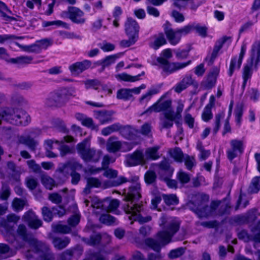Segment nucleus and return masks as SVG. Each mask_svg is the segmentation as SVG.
<instances>
[{"label":"nucleus","mask_w":260,"mask_h":260,"mask_svg":"<svg viewBox=\"0 0 260 260\" xmlns=\"http://www.w3.org/2000/svg\"><path fill=\"white\" fill-rule=\"evenodd\" d=\"M180 228V223L175 220L170 222L166 230L157 233L155 238H147L144 240L146 246L154 251H160L163 246L169 244L172 237L177 232Z\"/></svg>","instance_id":"obj_1"},{"label":"nucleus","mask_w":260,"mask_h":260,"mask_svg":"<svg viewBox=\"0 0 260 260\" xmlns=\"http://www.w3.org/2000/svg\"><path fill=\"white\" fill-rule=\"evenodd\" d=\"M209 197L206 194L197 193L187 203V207L194 212L200 218L207 217L220 205V201H212L210 206L207 205Z\"/></svg>","instance_id":"obj_2"},{"label":"nucleus","mask_w":260,"mask_h":260,"mask_svg":"<svg viewBox=\"0 0 260 260\" xmlns=\"http://www.w3.org/2000/svg\"><path fill=\"white\" fill-rule=\"evenodd\" d=\"M141 198L140 184L134 183L129 187L127 195L124 198L125 203L123 205V208L125 212L134 213L142 210L143 204L139 202Z\"/></svg>","instance_id":"obj_3"},{"label":"nucleus","mask_w":260,"mask_h":260,"mask_svg":"<svg viewBox=\"0 0 260 260\" xmlns=\"http://www.w3.org/2000/svg\"><path fill=\"white\" fill-rule=\"evenodd\" d=\"M74 87L63 88L49 93L45 101L48 107H61L64 106L72 96H75Z\"/></svg>","instance_id":"obj_4"},{"label":"nucleus","mask_w":260,"mask_h":260,"mask_svg":"<svg viewBox=\"0 0 260 260\" xmlns=\"http://www.w3.org/2000/svg\"><path fill=\"white\" fill-rule=\"evenodd\" d=\"M2 120L14 125H26L30 121V117L21 109L8 108L0 112V124Z\"/></svg>","instance_id":"obj_5"},{"label":"nucleus","mask_w":260,"mask_h":260,"mask_svg":"<svg viewBox=\"0 0 260 260\" xmlns=\"http://www.w3.org/2000/svg\"><path fill=\"white\" fill-rule=\"evenodd\" d=\"M77 152L81 158L85 162H98L102 155V152L90 147L89 140L84 139L76 146Z\"/></svg>","instance_id":"obj_6"},{"label":"nucleus","mask_w":260,"mask_h":260,"mask_svg":"<svg viewBox=\"0 0 260 260\" xmlns=\"http://www.w3.org/2000/svg\"><path fill=\"white\" fill-rule=\"evenodd\" d=\"M27 241L31 250L38 254L39 260L54 259V254L50 251L48 245L35 238H30Z\"/></svg>","instance_id":"obj_7"},{"label":"nucleus","mask_w":260,"mask_h":260,"mask_svg":"<svg viewBox=\"0 0 260 260\" xmlns=\"http://www.w3.org/2000/svg\"><path fill=\"white\" fill-rule=\"evenodd\" d=\"M157 61L160 64V68L167 75L172 74L178 70L185 68L191 62V60L185 63L170 62L167 59L161 57H158Z\"/></svg>","instance_id":"obj_8"},{"label":"nucleus","mask_w":260,"mask_h":260,"mask_svg":"<svg viewBox=\"0 0 260 260\" xmlns=\"http://www.w3.org/2000/svg\"><path fill=\"white\" fill-rule=\"evenodd\" d=\"M67 15H69V18L74 23L83 24L85 22L84 12L77 7H69L67 12L63 11L61 14V17H65Z\"/></svg>","instance_id":"obj_9"},{"label":"nucleus","mask_w":260,"mask_h":260,"mask_svg":"<svg viewBox=\"0 0 260 260\" xmlns=\"http://www.w3.org/2000/svg\"><path fill=\"white\" fill-rule=\"evenodd\" d=\"M219 73V68L214 67L209 73L207 77L202 82V87L205 89H210L213 88L215 85Z\"/></svg>","instance_id":"obj_10"},{"label":"nucleus","mask_w":260,"mask_h":260,"mask_svg":"<svg viewBox=\"0 0 260 260\" xmlns=\"http://www.w3.org/2000/svg\"><path fill=\"white\" fill-rule=\"evenodd\" d=\"M163 97H161L157 102L150 107L143 114L151 113L152 112H159L162 111H168L170 110L169 109L171 107L172 101L171 100H166L162 101Z\"/></svg>","instance_id":"obj_11"},{"label":"nucleus","mask_w":260,"mask_h":260,"mask_svg":"<svg viewBox=\"0 0 260 260\" xmlns=\"http://www.w3.org/2000/svg\"><path fill=\"white\" fill-rule=\"evenodd\" d=\"M91 65V62L88 60H84L82 61L76 62L69 67L72 74L78 76L83 72L89 69Z\"/></svg>","instance_id":"obj_12"},{"label":"nucleus","mask_w":260,"mask_h":260,"mask_svg":"<svg viewBox=\"0 0 260 260\" xmlns=\"http://www.w3.org/2000/svg\"><path fill=\"white\" fill-rule=\"evenodd\" d=\"M125 31L128 36L138 39L139 26L136 21L132 18H127L125 23Z\"/></svg>","instance_id":"obj_13"},{"label":"nucleus","mask_w":260,"mask_h":260,"mask_svg":"<svg viewBox=\"0 0 260 260\" xmlns=\"http://www.w3.org/2000/svg\"><path fill=\"white\" fill-rule=\"evenodd\" d=\"M144 162V155L141 150H137L133 154L126 156V163L128 166H135L143 164Z\"/></svg>","instance_id":"obj_14"},{"label":"nucleus","mask_w":260,"mask_h":260,"mask_svg":"<svg viewBox=\"0 0 260 260\" xmlns=\"http://www.w3.org/2000/svg\"><path fill=\"white\" fill-rule=\"evenodd\" d=\"M94 116L102 124L111 122L113 120L114 112L112 110H97L94 111Z\"/></svg>","instance_id":"obj_15"},{"label":"nucleus","mask_w":260,"mask_h":260,"mask_svg":"<svg viewBox=\"0 0 260 260\" xmlns=\"http://www.w3.org/2000/svg\"><path fill=\"white\" fill-rule=\"evenodd\" d=\"M74 139L73 137L71 136H64L63 138V140H61L60 142L58 140H56L55 141V143L56 144H62L60 146L59 149L60 151V155L61 156L64 157L68 154H72L74 153V149L71 148L68 145L63 144L64 142H66L67 143H70L74 141Z\"/></svg>","instance_id":"obj_16"},{"label":"nucleus","mask_w":260,"mask_h":260,"mask_svg":"<svg viewBox=\"0 0 260 260\" xmlns=\"http://www.w3.org/2000/svg\"><path fill=\"white\" fill-rule=\"evenodd\" d=\"M18 143L25 145L31 151L35 152L39 142L30 136H18Z\"/></svg>","instance_id":"obj_17"},{"label":"nucleus","mask_w":260,"mask_h":260,"mask_svg":"<svg viewBox=\"0 0 260 260\" xmlns=\"http://www.w3.org/2000/svg\"><path fill=\"white\" fill-rule=\"evenodd\" d=\"M165 32L169 43L172 45H177L180 41L181 35L177 29L174 30L171 28H165Z\"/></svg>","instance_id":"obj_18"},{"label":"nucleus","mask_w":260,"mask_h":260,"mask_svg":"<svg viewBox=\"0 0 260 260\" xmlns=\"http://www.w3.org/2000/svg\"><path fill=\"white\" fill-rule=\"evenodd\" d=\"M159 171L158 172L160 178L165 176L171 177L173 173V169L172 168L168 161L164 159L158 165Z\"/></svg>","instance_id":"obj_19"},{"label":"nucleus","mask_w":260,"mask_h":260,"mask_svg":"<svg viewBox=\"0 0 260 260\" xmlns=\"http://www.w3.org/2000/svg\"><path fill=\"white\" fill-rule=\"evenodd\" d=\"M193 80L191 75L185 76L182 80L178 83L174 87V90L177 93H180L182 90L185 89L187 87L193 84Z\"/></svg>","instance_id":"obj_20"},{"label":"nucleus","mask_w":260,"mask_h":260,"mask_svg":"<svg viewBox=\"0 0 260 260\" xmlns=\"http://www.w3.org/2000/svg\"><path fill=\"white\" fill-rule=\"evenodd\" d=\"M230 39V37L224 36L216 42L209 60V64L210 65L212 64L214 59L217 56L219 51L222 48L223 44L226 42V41Z\"/></svg>","instance_id":"obj_21"},{"label":"nucleus","mask_w":260,"mask_h":260,"mask_svg":"<svg viewBox=\"0 0 260 260\" xmlns=\"http://www.w3.org/2000/svg\"><path fill=\"white\" fill-rule=\"evenodd\" d=\"M255 60V66L256 67L260 61V41H255L252 46L251 50V61L253 62Z\"/></svg>","instance_id":"obj_22"},{"label":"nucleus","mask_w":260,"mask_h":260,"mask_svg":"<svg viewBox=\"0 0 260 260\" xmlns=\"http://www.w3.org/2000/svg\"><path fill=\"white\" fill-rule=\"evenodd\" d=\"M119 205V201L117 199L110 200L106 199L102 203V208L107 212L115 210Z\"/></svg>","instance_id":"obj_23"},{"label":"nucleus","mask_w":260,"mask_h":260,"mask_svg":"<svg viewBox=\"0 0 260 260\" xmlns=\"http://www.w3.org/2000/svg\"><path fill=\"white\" fill-rule=\"evenodd\" d=\"M164 119L162 120V126L163 128H168L173 125L174 120L176 119L174 117V112L173 110H168L164 113Z\"/></svg>","instance_id":"obj_24"},{"label":"nucleus","mask_w":260,"mask_h":260,"mask_svg":"<svg viewBox=\"0 0 260 260\" xmlns=\"http://www.w3.org/2000/svg\"><path fill=\"white\" fill-rule=\"evenodd\" d=\"M116 138L110 137L107 143L106 147L108 152L115 153L118 151L121 147V143L120 141H115Z\"/></svg>","instance_id":"obj_25"},{"label":"nucleus","mask_w":260,"mask_h":260,"mask_svg":"<svg viewBox=\"0 0 260 260\" xmlns=\"http://www.w3.org/2000/svg\"><path fill=\"white\" fill-rule=\"evenodd\" d=\"M70 240L69 238L54 237L52 238V243L54 247L58 250H61L67 246L69 244Z\"/></svg>","instance_id":"obj_26"},{"label":"nucleus","mask_w":260,"mask_h":260,"mask_svg":"<svg viewBox=\"0 0 260 260\" xmlns=\"http://www.w3.org/2000/svg\"><path fill=\"white\" fill-rule=\"evenodd\" d=\"M136 132L135 128L129 125L123 126L121 124L119 133L123 137L127 139H133Z\"/></svg>","instance_id":"obj_27"},{"label":"nucleus","mask_w":260,"mask_h":260,"mask_svg":"<svg viewBox=\"0 0 260 260\" xmlns=\"http://www.w3.org/2000/svg\"><path fill=\"white\" fill-rule=\"evenodd\" d=\"M102 240V236L101 234L97 233L92 235L89 238L83 237L82 241L86 244L90 246H97L100 244Z\"/></svg>","instance_id":"obj_28"},{"label":"nucleus","mask_w":260,"mask_h":260,"mask_svg":"<svg viewBox=\"0 0 260 260\" xmlns=\"http://www.w3.org/2000/svg\"><path fill=\"white\" fill-rule=\"evenodd\" d=\"M101 182L100 180L94 177H89L87 179V184L84 189V192L86 194H89L90 192V189L92 187H99L101 186Z\"/></svg>","instance_id":"obj_29"},{"label":"nucleus","mask_w":260,"mask_h":260,"mask_svg":"<svg viewBox=\"0 0 260 260\" xmlns=\"http://www.w3.org/2000/svg\"><path fill=\"white\" fill-rule=\"evenodd\" d=\"M8 167V178L13 179L16 181H18L19 179V175L18 171L16 170V166L15 164L12 161H9L7 164Z\"/></svg>","instance_id":"obj_30"},{"label":"nucleus","mask_w":260,"mask_h":260,"mask_svg":"<svg viewBox=\"0 0 260 260\" xmlns=\"http://www.w3.org/2000/svg\"><path fill=\"white\" fill-rule=\"evenodd\" d=\"M119 57L118 54H114L106 56L104 59H103V67H101L99 69V72L101 73L103 72L106 67H108L111 64L114 63L116 60Z\"/></svg>","instance_id":"obj_31"},{"label":"nucleus","mask_w":260,"mask_h":260,"mask_svg":"<svg viewBox=\"0 0 260 260\" xmlns=\"http://www.w3.org/2000/svg\"><path fill=\"white\" fill-rule=\"evenodd\" d=\"M143 75H144V72H142L141 74L134 76L129 75L126 73H122L117 75L116 78L124 81L135 82L139 80V77Z\"/></svg>","instance_id":"obj_32"},{"label":"nucleus","mask_w":260,"mask_h":260,"mask_svg":"<svg viewBox=\"0 0 260 260\" xmlns=\"http://www.w3.org/2000/svg\"><path fill=\"white\" fill-rule=\"evenodd\" d=\"M252 65H253V62H250L249 64H246L244 67L243 72V80H244L243 83V87L245 86L248 79L250 78L252 76Z\"/></svg>","instance_id":"obj_33"},{"label":"nucleus","mask_w":260,"mask_h":260,"mask_svg":"<svg viewBox=\"0 0 260 260\" xmlns=\"http://www.w3.org/2000/svg\"><path fill=\"white\" fill-rule=\"evenodd\" d=\"M143 207H142V209L140 211H138L134 213H129L127 214H131L134 217V219L136 221H138L141 224L146 223L151 221L152 219V217L151 216L148 215L144 217L142 216L140 214H138L140 213L142 210H143Z\"/></svg>","instance_id":"obj_34"},{"label":"nucleus","mask_w":260,"mask_h":260,"mask_svg":"<svg viewBox=\"0 0 260 260\" xmlns=\"http://www.w3.org/2000/svg\"><path fill=\"white\" fill-rule=\"evenodd\" d=\"M52 229L54 232L61 234H67L69 233L71 231V228L70 226L60 223L52 224Z\"/></svg>","instance_id":"obj_35"},{"label":"nucleus","mask_w":260,"mask_h":260,"mask_svg":"<svg viewBox=\"0 0 260 260\" xmlns=\"http://www.w3.org/2000/svg\"><path fill=\"white\" fill-rule=\"evenodd\" d=\"M32 57L28 56H20L16 58H11L10 61L11 63L18 64H26L31 62Z\"/></svg>","instance_id":"obj_36"},{"label":"nucleus","mask_w":260,"mask_h":260,"mask_svg":"<svg viewBox=\"0 0 260 260\" xmlns=\"http://www.w3.org/2000/svg\"><path fill=\"white\" fill-rule=\"evenodd\" d=\"M171 156L177 161L182 162L184 159V154L181 149L179 147H175L170 150Z\"/></svg>","instance_id":"obj_37"},{"label":"nucleus","mask_w":260,"mask_h":260,"mask_svg":"<svg viewBox=\"0 0 260 260\" xmlns=\"http://www.w3.org/2000/svg\"><path fill=\"white\" fill-rule=\"evenodd\" d=\"M167 41L164 35L161 33L155 37V39L150 46L155 50L158 49L160 46L166 44Z\"/></svg>","instance_id":"obj_38"},{"label":"nucleus","mask_w":260,"mask_h":260,"mask_svg":"<svg viewBox=\"0 0 260 260\" xmlns=\"http://www.w3.org/2000/svg\"><path fill=\"white\" fill-rule=\"evenodd\" d=\"M260 189V177H255L252 179L249 187L248 191L250 193H257Z\"/></svg>","instance_id":"obj_39"},{"label":"nucleus","mask_w":260,"mask_h":260,"mask_svg":"<svg viewBox=\"0 0 260 260\" xmlns=\"http://www.w3.org/2000/svg\"><path fill=\"white\" fill-rule=\"evenodd\" d=\"M42 183L45 187L49 189H51L53 185L54 180L44 172L40 175Z\"/></svg>","instance_id":"obj_40"},{"label":"nucleus","mask_w":260,"mask_h":260,"mask_svg":"<svg viewBox=\"0 0 260 260\" xmlns=\"http://www.w3.org/2000/svg\"><path fill=\"white\" fill-rule=\"evenodd\" d=\"M144 180L147 184L154 185L156 181V173L153 171H147L145 174Z\"/></svg>","instance_id":"obj_41"},{"label":"nucleus","mask_w":260,"mask_h":260,"mask_svg":"<svg viewBox=\"0 0 260 260\" xmlns=\"http://www.w3.org/2000/svg\"><path fill=\"white\" fill-rule=\"evenodd\" d=\"M162 198L167 205H175L178 204L179 200L176 194H163Z\"/></svg>","instance_id":"obj_42"},{"label":"nucleus","mask_w":260,"mask_h":260,"mask_svg":"<svg viewBox=\"0 0 260 260\" xmlns=\"http://www.w3.org/2000/svg\"><path fill=\"white\" fill-rule=\"evenodd\" d=\"M133 95L130 92V90L128 88H122L118 90L117 93V98L118 99H122L124 100H128Z\"/></svg>","instance_id":"obj_43"},{"label":"nucleus","mask_w":260,"mask_h":260,"mask_svg":"<svg viewBox=\"0 0 260 260\" xmlns=\"http://www.w3.org/2000/svg\"><path fill=\"white\" fill-rule=\"evenodd\" d=\"M248 223H254L257 217L260 216V213L256 209H252L246 213Z\"/></svg>","instance_id":"obj_44"},{"label":"nucleus","mask_w":260,"mask_h":260,"mask_svg":"<svg viewBox=\"0 0 260 260\" xmlns=\"http://www.w3.org/2000/svg\"><path fill=\"white\" fill-rule=\"evenodd\" d=\"M207 28L205 26H201L199 23L192 24V30H196L199 35L203 37L207 36Z\"/></svg>","instance_id":"obj_45"},{"label":"nucleus","mask_w":260,"mask_h":260,"mask_svg":"<svg viewBox=\"0 0 260 260\" xmlns=\"http://www.w3.org/2000/svg\"><path fill=\"white\" fill-rule=\"evenodd\" d=\"M42 213L44 220L48 222L52 221L54 214L49 208L43 207L42 208Z\"/></svg>","instance_id":"obj_46"},{"label":"nucleus","mask_w":260,"mask_h":260,"mask_svg":"<svg viewBox=\"0 0 260 260\" xmlns=\"http://www.w3.org/2000/svg\"><path fill=\"white\" fill-rule=\"evenodd\" d=\"M159 149V146H155L151 148H149L146 150V154L147 156L149 157L152 159H156L159 158L157 151Z\"/></svg>","instance_id":"obj_47"},{"label":"nucleus","mask_w":260,"mask_h":260,"mask_svg":"<svg viewBox=\"0 0 260 260\" xmlns=\"http://www.w3.org/2000/svg\"><path fill=\"white\" fill-rule=\"evenodd\" d=\"M27 164L29 169H30L34 173H39L40 175L44 172L42 170L40 166L36 164V161L33 160H29L27 161Z\"/></svg>","instance_id":"obj_48"},{"label":"nucleus","mask_w":260,"mask_h":260,"mask_svg":"<svg viewBox=\"0 0 260 260\" xmlns=\"http://www.w3.org/2000/svg\"><path fill=\"white\" fill-rule=\"evenodd\" d=\"M185 252V248L179 247L171 250L168 256L170 258H176L182 256Z\"/></svg>","instance_id":"obj_49"},{"label":"nucleus","mask_w":260,"mask_h":260,"mask_svg":"<svg viewBox=\"0 0 260 260\" xmlns=\"http://www.w3.org/2000/svg\"><path fill=\"white\" fill-rule=\"evenodd\" d=\"M158 91L156 89H152L148 91L145 94L143 95L139 99V102L142 104L144 101L146 102H148L151 98V96L157 93Z\"/></svg>","instance_id":"obj_50"},{"label":"nucleus","mask_w":260,"mask_h":260,"mask_svg":"<svg viewBox=\"0 0 260 260\" xmlns=\"http://www.w3.org/2000/svg\"><path fill=\"white\" fill-rule=\"evenodd\" d=\"M67 165H68V168L72 170V172L80 170L83 168L82 165L74 159L67 161Z\"/></svg>","instance_id":"obj_51"},{"label":"nucleus","mask_w":260,"mask_h":260,"mask_svg":"<svg viewBox=\"0 0 260 260\" xmlns=\"http://www.w3.org/2000/svg\"><path fill=\"white\" fill-rule=\"evenodd\" d=\"M84 84L86 88L92 87L95 90L98 89V87L101 85V82L98 79L87 80L84 81Z\"/></svg>","instance_id":"obj_52"},{"label":"nucleus","mask_w":260,"mask_h":260,"mask_svg":"<svg viewBox=\"0 0 260 260\" xmlns=\"http://www.w3.org/2000/svg\"><path fill=\"white\" fill-rule=\"evenodd\" d=\"M190 50V47H189L188 49H184V50H174V52L176 54V57L179 59H183L186 58L188 55L189 52Z\"/></svg>","instance_id":"obj_53"},{"label":"nucleus","mask_w":260,"mask_h":260,"mask_svg":"<svg viewBox=\"0 0 260 260\" xmlns=\"http://www.w3.org/2000/svg\"><path fill=\"white\" fill-rule=\"evenodd\" d=\"M100 221L107 224H111L116 221V218L110 214H103L100 216Z\"/></svg>","instance_id":"obj_54"},{"label":"nucleus","mask_w":260,"mask_h":260,"mask_svg":"<svg viewBox=\"0 0 260 260\" xmlns=\"http://www.w3.org/2000/svg\"><path fill=\"white\" fill-rule=\"evenodd\" d=\"M230 144L232 148L237 150L240 154L242 153L243 151L242 141L236 139L232 140Z\"/></svg>","instance_id":"obj_55"},{"label":"nucleus","mask_w":260,"mask_h":260,"mask_svg":"<svg viewBox=\"0 0 260 260\" xmlns=\"http://www.w3.org/2000/svg\"><path fill=\"white\" fill-rule=\"evenodd\" d=\"M25 204V201L23 200L16 198L14 200L12 206L16 211L22 210Z\"/></svg>","instance_id":"obj_56"},{"label":"nucleus","mask_w":260,"mask_h":260,"mask_svg":"<svg viewBox=\"0 0 260 260\" xmlns=\"http://www.w3.org/2000/svg\"><path fill=\"white\" fill-rule=\"evenodd\" d=\"M75 249H68L61 253L59 255L60 260H72L75 252Z\"/></svg>","instance_id":"obj_57"},{"label":"nucleus","mask_w":260,"mask_h":260,"mask_svg":"<svg viewBox=\"0 0 260 260\" xmlns=\"http://www.w3.org/2000/svg\"><path fill=\"white\" fill-rule=\"evenodd\" d=\"M238 237L239 239L243 240L245 242L252 241V236L249 235L246 230H242L238 232Z\"/></svg>","instance_id":"obj_58"},{"label":"nucleus","mask_w":260,"mask_h":260,"mask_svg":"<svg viewBox=\"0 0 260 260\" xmlns=\"http://www.w3.org/2000/svg\"><path fill=\"white\" fill-rule=\"evenodd\" d=\"M110 157L108 155H105L103 159V161L102 162V168H99L95 169L94 170L92 171V172L96 173L99 172L102 170H105L108 168L109 165L110 164Z\"/></svg>","instance_id":"obj_59"},{"label":"nucleus","mask_w":260,"mask_h":260,"mask_svg":"<svg viewBox=\"0 0 260 260\" xmlns=\"http://www.w3.org/2000/svg\"><path fill=\"white\" fill-rule=\"evenodd\" d=\"M38 45L40 47V51L42 49H46L52 44V41L50 39H44L36 42Z\"/></svg>","instance_id":"obj_60"},{"label":"nucleus","mask_w":260,"mask_h":260,"mask_svg":"<svg viewBox=\"0 0 260 260\" xmlns=\"http://www.w3.org/2000/svg\"><path fill=\"white\" fill-rule=\"evenodd\" d=\"M211 108L206 106L204 108L202 115V117L204 121L207 122L212 118L213 115L211 112Z\"/></svg>","instance_id":"obj_61"},{"label":"nucleus","mask_w":260,"mask_h":260,"mask_svg":"<svg viewBox=\"0 0 260 260\" xmlns=\"http://www.w3.org/2000/svg\"><path fill=\"white\" fill-rule=\"evenodd\" d=\"M26 183L27 187L30 190L35 189L38 185L37 179L33 177L26 178Z\"/></svg>","instance_id":"obj_62"},{"label":"nucleus","mask_w":260,"mask_h":260,"mask_svg":"<svg viewBox=\"0 0 260 260\" xmlns=\"http://www.w3.org/2000/svg\"><path fill=\"white\" fill-rule=\"evenodd\" d=\"M128 40H123L120 42V45L121 46L123 47H129L132 45L134 44L138 40V38H136L135 37L128 36Z\"/></svg>","instance_id":"obj_63"},{"label":"nucleus","mask_w":260,"mask_h":260,"mask_svg":"<svg viewBox=\"0 0 260 260\" xmlns=\"http://www.w3.org/2000/svg\"><path fill=\"white\" fill-rule=\"evenodd\" d=\"M140 133L144 136H150L151 133V124L148 123H145L143 124L140 129Z\"/></svg>","instance_id":"obj_64"}]
</instances>
